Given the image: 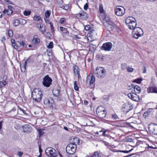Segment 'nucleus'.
<instances>
[{
  "instance_id": "nucleus-43",
  "label": "nucleus",
  "mask_w": 157,
  "mask_h": 157,
  "mask_svg": "<svg viewBox=\"0 0 157 157\" xmlns=\"http://www.w3.org/2000/svg\"><path fill=\"white\" fill-rule=\"evenodd\" d=\"M20 21L22 25H25L27 22L25 20L23 19H21Z\"/></svg>"
},
{
  "instance_id": "nucleus-33",
  "label": "nucleus",
  "mask_w": 157,
  "mask_h": 157,
  "mask_svg": "<svg viewBox=\"0 0 157 157\" xmlns=\"http://www.w3.org/2000/svg\"><path fill=\"white\" fill-rule=\"evenodd\" d=\"M6 82L5 81L0 82V88L4 87L6 84Z\"/></svg>"
},
{
  "instance_id": "nucleus-44",
  "label": "nucleus",
  "mask_w": 157,
  "mask_h": 157,
  "mask_svg": "<svg viewBox=\"0 0 157 157\" xmlns=\"http://www.w3.org/2000/svg\"><path fill=\"white\" fill-rule=\"evenodd\" d=\"M38 131L39 135V137H40L43 134L44 132H42V130L41 129H38Z\"/></svg>"
},
{
  "instance_id": "nucleus-4",
  "label": "nucleus",
  "mask_w": 157,
  "mask_h": 157,
  "mask_svg": "<svg viewBox=\"0 0 157 157\" xmlns=\"http://www.w3.org/2000/svg\"><path fill=\"white\" fill-rule=\"evenodd\" d=\"M144 34L143 30L140 27H136L133 30L132 37L136 39L142 36Z\"/></svg>"
},
{
  "instance_id": "nucleus-17",
  "label": "nucleus",
  "mask_w": 157,
  "mask_h": 157,
  "mask_svg": "<svg viewBox=\"0 0 157 157\" xmlns=\"http://www.w3.org/2000/svg\"><path fill=\"white\" fill-rule=\"evenodd\" d=\"M95 79L94 76L93 74H90L86 78V82H89L90 85L92 84L95 82Z\"/></svg>"
},
{
  "instance_id": "nucleus-2",
  "label": "nucleus",
  "mask_w": 157,
  "mask_h": 157,
  "mask_svg": "<svg viewBox=\"0 0 157 157\" xmlns=\"http://www.w3.org/2000/svg\"><path fill=\"white\" fill-rule=\"evenodd\" d=\"M125 23L127 25H128V27L131 29L133 30L136 28V20L132 17H128L126 20Z\"/></svg>"
},
{
  "instance_id": "nucleus-54",
  "label": "nucleus",
  "mask_w": 157,
  "mask_h": 157,
  "mask_svg": "<svg viewBox=\"0 0 157 157\" xmlns=\"http://www.w3.org/2000/svg\"><path fill=\"white\" fill-rule=\"evenodd\" d=\"M88 8V4L87 3H86L85 4L84 6V9L85 10H86Z\"/></svg>"
},
{
  "instance_id": "nucleus-40",
  "label": "nucleus",
  "mask_w": 157,
  "mask_h": 157,
  "mask_svg": "<svg viewBox=\"0 0 157 157\" xmlns=\"http://www.w3.org/2000/svg\"><path fill=\"white\" fill-rule=\"evenodd\" d=\"M8 35H9V37H11L13 36V31H12V30H9L8 32Z\"/></svg>"
},
{
  "instance_id": "nucleus-53",
  "label": "nucleus",
  "mask_w": 157,
  "mask_h": 157,
  "mask_svg": "<svg viewBox=\"0 0 157 157\" xmlns=\"http://www.w3.org/2000/svg\"><path fill=\"white\" fill-rule=\"evenodd\" d=\"M133 86L134 85H132L131 86H128L127 89L128 90H132V88H134Z\"/></svg>"
},
{
  "instance_id": "nucleus-51",
  "label": "nucleus",
  "mask_w": 157,
  "mask_h": 157,
  "mask_svg": "<svg viewBox=\"0 0 157 157\" xmlns=\"http://www.w3.org/2000/svg\"><path fill=\"white\" fill-rule=\"evenodd\" d=\"M90 26L89 25H87L85 27V30L87 31L89 30L90 29Z\"/></svg>"
},
{
  "instance_id": "nucleus-45",
  "label": "nucleus",
  "mask_w": 157,
  "mask_h": 157,
  "mask_svg": "<svg viewBox=\"0 0 157 157\" xmlns=\"http://www.w3.org/2000/svg\"><path fill=\"white\" fill-rule=\"evenodd\" d=\"M133 150V148H132L131 150H129V151H118L119 152H123L124 153H128L130 152H131Z\"/></svg>"
},
{
  "instance_id": "nucleus-38",
  "label": "nucleus",
  "mask_w": 157,
  "mask_h": 157,
  "mask_svg": "<svg viewBox=\"0 0 157 157\" xmlns=\"http://www.w3.org/2000/svg\"><path fill=\"white\" fill-rule=\"evenodd\" d=\"M99 156V153L98 151L94 152L93 155L88 157H98Z\"/></svg>"
},
{
  "instance_id": "nucleus-29",
  "label": "nucleus",
  "mask_w": 157,
  "mask_h": 157,
  "mask_svg": "<svg viewBox=\"0 0 157 157\" xmlns=\"http://www.w3.org/2000/svg\"><path fill=\"white\" fill-rule=\"evenodd\" d=\"M4 12L5 13H6L8 15H11L13 13V11L10 9H9L8 10H4Z\"/></svg>"
},
{
  "instance_id": "nucleus-20",
  "label": "nucleus",
  "mask_w": 157,
  "mask_h": 157,
  "mask_svg": "<svg viewBox=\"0 0 157 157\" xmlns=\"http://www.w3.org/2000/svg\"><path fill=\"white\" fill-rule=\"evenodd\" d=\"M153 112L154 111L153 109H149L144 113L143 115V117L144 118H146L150 115L152 114Z\"/></svg>"
},
{
  "instance_id": "nucleus-42",
  "label": "nucleus",
  "mask_w": 157,
  "mask_h": 157,
  "mask_svg": "<svg viewBox=\"0 0 157 157\" xmlns=\"http://www.w3.org/2000/svg\"><path fill=\"white\" fill-rule=\"evenodd\" d=\"M49 24L50 25V26L51 28V30L52 31V32L53 33L54 32V28L53 26V24L51 22L49 23Z\"/></svg>"
},
{
  "instance_id": "nucleus-10",
  "label": "nucleus",
  "mask_w": 157,
  "mask_h": 157,
  "mask_svg": "<svg viewBox=\"0 0 157 157\" xmlns=\"http://www.w3.org/2000/svg\"><path fill=\"white\" fill-rule=\"evenodd\" d=\"M133 109V107L131 103L129 102H127L124 104L122 109L124 113H127Z\"/></svg>"
},
{
  "instance_id": "nucleus-24",
  "label": "nucleus",
  "mask_w": 157,
  "mask_h": 157,
  "mask_svg": "<svg viewBox=\"0 0 157 157\" xmlns=\"http://www.w3.org/2000/svg\"><path fill=\"white\" fill-rule=\"evenodd\" d=\"M148 93H157V88L152 87H149L147 89Z\"/></svg>"
},
{
  "instance_id": "nucleus-61",
  "label": "nucleus",
  "mask_w": 157,
  "mask_h": 157,
  "mask_svg": "<svg viewBox=\"0 0 157 157\" xmlns=\"http://www.w3.org/2000/svg\"><path fill=\"white\" fill-rule=\"evenodd\" d=\"M44 20L46 23H49V20L48 18H44Z\"/></svg>"
},
{
  "instance_id": "nucleus-26",
  "label": "nucleus",
  "mask_w": 157,
  "mask_h": 157,
  "mask_svg": "<svg viewBox=\"0 0 157 157\" xmlns=\"http://www.w3.org/2000/svg\"><path fill=\"white\" fill-rule=\"evenodd\" d=\"M134 89V91L136 92V93L139 94L140 93L141 91V88L140 87L138 86H133Z\"/></svg>"
},
{
  "instance_id": "nucleus-13",
  "label": "nucleus",
  "mask_w": 157,
  "mask_h": 157,
  "mask_svg": "<svg viewBox=\"0 0 157 157\" xmlns=\"http://www.w3.org/2000/svg\"><path fill=\"white\" fill-rule=\"evenodd\" d=\"M112 44L108 42L104 44L101 47V49L105 51H110L112 48Z\"/></svg>"
},
{
  "instance_id": "nucleus-32",
  "label": "nucleus",
  "mask_w": 157,
  "mask_h": 157,
  "mask_svg": "<svg viewBox=\"0 0 157 157\" xmlns=\"http://www.w3.org/2000/svg\"><path fill=\"white\" fill-rule=\"evenodd\" d=\"M51 12L48 10H47L45 13V16L46 18H48L50 16Z\"/></svg>"
},
{
  "instance_id": "nucleus-49",
  "label": "nucleus",
  "mask_w": 157,
  "mask_h": 157,
  "mask_svg": "<svg viewBox=\"0 0 157 157\" xmlns=\"http://www.w3.org/2000/svg\"><path fill=\"white\" fill-rule=\"evenodd\" d=\"M18 109H19L21 111H22L23 113L25 115H27V114L26 113L25 111L23 109H22L21 108V107H20V106H18Z\"/></svg>"
},
{
  "instance_id": "nucleus-7",
  "label": "nucleus",
  "mask_w": 157,
  "mask_h": 157,
  "mask_svg": "<svg viewBox=\"0 0 157 157\" xmlns=\"http://www.w3.org/2000/svg\"><path fill=\"white\" fill-rule=\"evenodd\" d=\"M97 72L95 73L96 76L99 78H103L105 75L106 72V70L103 67H101L99 68L97 67L96 68Z\"/></svg>"
},
{
  "instance_id": "nucleus-39",
  "label": "nucleus",
  "mask_w": 157,
  "mask_h": 157,
  "mask_svg": "<svg viewBox=\"0 0 157 157\" xmlns=\"http://www.w3.org/2000/svg\"><path fill=\"white\" fill-rule=\"evenodd\" d=\"M53 42H51L49 44L48 46L47 47L48 48H53Z\"/></svg>"
},
{
  "instance_id": "nucleus-59",
  "label": "nucleus",
  "mask_w": 157,
  "mask_h": 157,
  "mask_svg": "<svg viewBox=\"0 0 157 157\" xmlns=\"http://www.w3.org/2000/svg\"><path fill=\"white\" fill-rule=\"evenodd\" d=\"M36 26L37 28H41L42 27V26H41L40 25L39 23L37 24Z\"/></svg>"
},
{
  "instance_id": "nucleus-37",
  "label": "nucleus",
  "mask_w": 157,
  "mask_h": 157,
  "mask_svg": "<svg viewBox=\"0 0 157 157\" xmlns=\"http://www.w3.org/2000/svg\"><path fill=\"white\" fill-rule=\"evenodd\" d=\"M34 19L35 21H40L41 19L40 17L37 15H35Z\"/></svg>"
},
{
  "instance_id": "nucleus-47",
  "label": "nucleus",
  "mask_w": 157,
  "mask_h": 157,
  "mask_svg": "<svg viewBox=\"0 0 157 157\" xmlns=\"http://www.w3.org/2000/svg\"><path fill=\"white\" fill-rule=\"evenodd\" d=\"M65 21V19L64 18H62L59 21V23L61 24H63L64 23Z\"/></svg>"
},
{
  "instance_id": "nucleus-16",
  "label": "nucleus",
  "mask_w": 157,
  "mask_h": 157,
  "mask_svg": "<svg viewBox=\"0 0 157 157\" xmlns=\"http://www.w3.org/2000/svg\"><path fill=\"white\" fill-rule=\"evenodd\" d=\"M57 2L59 7L65 10H67L69 8V5L64 3L62 0H57Z\"/></svg>"
},
{
  "instance_id": "nucleus-9",
  "label": "nucleus",
  "mask_w": 157,
  "mask_h": 157,
  "mask_svg": "<svg viewBox=\"0 0 157 157\" xmlns=\"http://www.w3.org/2000/svg\"><path fill=\"white\" fill-rule=\"evenodd\" d=\"M115 13L118 16L123 15L125 12L124 8L122 6H117L115 10Z\"/></svg>"
},
{
  "instance_id": "nucleus-1",
  "label": "nucleus",
  "mask_w": 157,
  "mask_h": 157,
  "mask_svg": "<svg viewBox=\"0 0 157 157\" xmlns=\"http://www.w3.org/2000/svg\"><path fill=\"white\" fill-rule=\"evenodd\" d=\"M42 93L39 88L34 89L32 93V97L36 101L39 102L41 100Z\"/></svg>"
},
{
  "instance_id": "nucleus-21",
  "label": "nucleus",
  "mask_w": 157,
  "mask_h": 157,
  "mask_svg": "<svg viewBox=\"0 0 157 157\" xmlns=\"http://www.w3.org/2000/svg\"><path fill=\"white\" fill-rule=\"evenodd\" d=\"M22 128L24 132L29 133L31 131L32 128L29 124H25L23 126Z\"/></svg>"
},
{
  "instance_id": "nucleus-22",
  "label": "nucleus",
  "mask_w": 157,
  "mask_h": 157,
  "mask_svg": "<svg viewBox=\"0 0 157 157\" xmlns=\"http://www.w3.org/2000/svg\"><path fill=\"white\" fill-rule=\"evenodd\" d=\"M77 16L82 18L87 19L88 18L87 14L83 11H81L80 13L77 14Z\"/></svg>"
},
{
  "instance_id": "nucleus-14",
  "label": "nucleus",
  "mask_w": 157,
  "mask_h": 157,
  "mask_svg": "<svg viewBox=\"0 0 157 157\" xmlns=\"http://www.w3.org/2000/svg\"><path fill=\"white\" fill-rule=\"evenodd\" d=\"M103 25L108 30H113L115 27V24L112 21L108 23H103Z\"/></svg>"
},
{
  "instance_id": "nucleus-6",
  "label": "nucleus",
  "mask_w": 157,
  "mask_h": 157,
  "mask_svg": "<svg viewBox=\"0 0 157 157\" xmlns=\"http://www.w3.org/2000/svg\"><path fill=\"white\" fill-rule=\"evenodd\" d=\"M11 42L12 46L16 50L19 47L23 48L25 45V43L23 40L15 42L14 39H12Z\"/></svg>"
},
{
  "instance_id": "nucleus-52",
  "label": "nucleus",
  "mask_w": 157,
  "mask_h": 157,
  "mask_svg": "<svg viewBox=\"0 0 157 157\" xmlns=\"http://www.w3.org/2000/svg\"><path fill=\"white\" fill-rule=\"evenodd\" d=\"M30 62V60L29 59H27L25 61L24 64L23 65L25 66L26 67V65L27 63V62Z\"/></svg>"
},
{
  "instance_id": "nucleus-57",
  "label": "nucleus",
  "mask_w": 157,
  "mask_h": 157,
  "mask_svg": "<svg viewBox=\"0 0 157 157\" xmlns=\"http://www.w3.org/2000/svg\"><path fill=\"white\" fill-rule=\"evenodd\" d=\"M17 154L19 156H21L23 154V153L21 151H18L17 152Z\"/></svg>"
},
{
  "instance_id": "nucleus-23",
  "label": "nucleus",
  "mask_w": 157,
  "mask_h": 157,
  "mask_svg": "<svg viewBox=\"0 0 157 157\" xmlns=\"http://www.w3.org/2000/svg\"><path fill=\"white\" fill-rule=\"evenodd\" d=\"M40 42V39L37 37V35H35L33 36V39L32 40L33 44L36 45L38 44Z\"/></svg>"
},
{
  "instance_id": "nucleus-48",
  "label": "nucleus",
  "mask_w": 157,
  "mask_h": 157,
  "mask_svg": "<svg viewBox=\"0 0 157 157\" xmlns=\"http://www.w3.org/2000/svg\"><path fill=\"white\" fill-rule=\"evenodd\" d=\"M40 31L42 33H44L45 31V27H43L42 26L41 28H40Z\"/></svg>"
},
{
  "instance_id": "nucleus-11",
  "label": "nucleus",
  "mask_w": 157,
  "mask_h": 157,
  "mask_svg": "<svg viewBox=\"0 0 157 157\" xmlns=\"http://www.w3.org/2000/svg\"><path fill=\"white\" fill-rule=\"evenodd\" d=\"M148 128L151 134L157 135V124L154 123L150 124Z\"/></svg>"
},
{
  "instance_id": "nucleus-27",
  "label": "nucleus",
  "mask_w": 157,
  "mask_h": 157,
  "mask_svg": "<svg viewBox=\"0 0 157 157\" xmlns=\"http://www.w3.org/2000/svg\"><path fill=\"white\" fill-rule=\"evenodd\" d=\"M59 29L60 31L62 32L63 33L67 34H69V32L67 30V28L60 26L59 27Z\"/></svg>"
},
{
  "instance_id": "nucleus-56",
  "label": "nucleus",
  "mask_w": 157,
  "mask_h": 157,
  "mask_svg": "<svg viewBox=\"0 0 157 157\" xmlns=\"http://www.w3.org/2000/svg\"><path fill=\"white\" fill-rule=\"evenodd\" d=\"M107 131V130H105L104 131L103 130H101L100 131V132H103L102 135L103 136H106V132Z\"/></svg>"
},
{
  "instance_id": "nucleus-55",
  "label": "nucleus",
  "mask_w": 157,
  "mask_h": 157,
  "mask_svg": "<svg viewBox=\"0 0 157 157\" xmlns=\"http://www.w3.org/2000/svg\"><path fill=\"white\" fill-rule=\"evenodd\" d=\"M99 10H100V12L101 13H103V11H104L102 6H101V5L100 6Z\"/></svg>"
},
{
  "instance_id": "nucleus-60",
  "label": "nucleus",
  "mask_w": 157,
  "mask_h": 157,
  "mask_svg": "<svg viewBox=\"0 0 157 157\" xmlns=\"http://www.w3.org/2000/svg\"><path fill=\"white\" fill-rule=\"evenodd\" d=\"M4 13H5L4 12V11L3 12H0V18L2 17Z\"/></svg>"
},
{
  "instance_id": "nucleus-5",
  "label": "nucleus",
  "mask_w": 157,
  "mask_h": 157,
  "mask_svg": "<svg viewBox=\"0 0 157 157\" xmlns=\"http://www.w3.org/2000/svg\"><path fill=\"white\" fill-rule=\"evenodd\" d=\"M45 152L46 155L49 157H56L58 156L59 152L51 147L47 148L45 151Z\"/></svg>"
},
{
  "instance_id": "nucleus-36",
  "label": "nucleus",
  "mask_w": 157,
  "mask_h": 157,
  "mask_svg": "<svg viewBox=\"0 0 157 157\" xmlns=\"http://www.w3.org/2000/svg\"><path fill=\"white\" fill-rule=\"evenodd\" d=\"M74 89L75 90L78 91V90L79 87L77 85V83L76 81H75L74 83Z\"/></svg>"
},
{
  "instance_id": "nucleus-46",
  "label": "nucleus",
  "mask_w": 157,
  "mask_h": 157,
  "mask_svg": "<svg viewBox=\"0 0 157 157\" xmlns=\"http://www.w3.org/2000/svg\"><path fill=\"white\" fill-rule=\"evenodd\" d=\"M127 70L128 72H132L133 71V69L132 67H128L127 68Z\"/></svg>"
},
{
  "instance_id": "nucleus-19",
  "label": "nucleus",
  "mask_w": 157,
  "mask_h": 157,
  "mask_svg": "<svg viewBox=\"0 0 157 157\" xmlns=\"http://www.w3.org/2000/svg\"><path fill=\"white\" fill-rule=\"evenodd\" d=\"M73 69L75 75V76L77 75L79 79L81 78L79 74V69L78 66L75 65L73 67Z\"/></svg>"
},
{
  "instance_id": "nucleus-25",
  "label": "nucleus",
  "mask_w": 157,
  "mask_h": 157,
  "mask_svg": "<svg viewBox=\"0 0 157 157\" xmlns=\"http://www.w3.org/2000/svg\"><path fill=\"white\" fill-rule=\"evenodd\" d=\"M60 92L59 90L57 89H54L52 90L53 94L56 97H58L59 96Z\"/></svg>"
},
{
  "instance_id": "nucleus-35",
  "label": "nucleus",
  "mask_w": 157,
  "mask_h": 157,
  "mask_svg": "<svg viewBox=\"0 0 157 157\" xmlns=\"http://www.w3.org/2000/svg\"><path fill=\"white\" fill-rule=\"evenodd\" d=\"M21 72H25V71L26 67L23 65H21Z\"/></svg>"
},
{
  "instance_id": "nucleus-64",
  "label": "nucleus",
  "mask_w": 157,
  "mask_h": 157,
  "mask_svg": "<svg viewBox=\"0 0 157 157\" xmlns=\"http://www.w3.org/2000/svg\"><path fill=\"white\" fill-rule=\"evenodd\" d=\"M47 54H48V56H50L52 55V53L50 52H47Z\"/></svg>"
},
{
  "instance_id": "nucleus-18",
  "label": "nucleus",
  "mask_w": 157,
  "mask_h": 157,
  "mask_svg": "<svg viewBox=\"0 0 157 157\" xmlns=\"http://www.w3.org/2000/svg\"><path fill=\"white\" fill-rule=\"evenodd\" d=\"M44 103L45 105H47L49 107H52V105L54 103V100L52 98H51L49 100L47 98H45L44 100Z\"/></svg>"
},
{
  "instance_id": "nucleus-28",
  "label": "nucleus",
  "mask_w": 157,
  "mask_h": 157,
  "mask_svg": "<svg viewBox=\"0 0 157 157\" xmlns=\"http://www.w3.org/2000/svg\"><path fill=\"white\" fill-rule=\"evenodd\" d=\"M103 20L104 21H105V22L104 23H108L109 22L111 21H110V18H109V17L107 15H104V18Z\"/></svg>"
},
{
  "instance_id": "nucleus-58",
  "label": "nucleus",
  "mask_w": 157,
  "mask_h": 157,
  "mask_svg": "<svg viewBox=\"0 0 157 157\" xmlns=\"http://www.w3.org/2000/svg\"><path fill=\"white\" fill-rule=\"evenodd\" d=\"M126 64L125 63H124L121 64V68L122 69L124 70L125 69V67H126Z\"/></svg>"
},
{
  "instance_id": "nucleus-31",
  "label": "nucleus",
  "mask_w": 157,
  "mask_h": 157,
  "mask_svg": "<svg viewBox=\"0 0 157 157\" xmlns=\"http://www.w3.org/2000/svg\"><path fill=\"white\" fill-rule=\"evenodd\" d=\"M142 79L141 78H140L133 80L132 81V82L139 84L141 83V81H142Z\"/></svg>"
},
{
  "instance_id": "nucleus-12",
  "label": "nucleus",
  "mask_w": 157,
  "mask_h": 157,
  "mask_svg": "<svg viewBox=\"0 0 157 157\" xmlns=\"http://www.w3.org/2000/svg\"><path fill=\"white\" fill-rule=\"evenodd\" d=\"M98 116L101 118H103L105 117L107 112L105 110H100V107H98L96 111Z\"/></svg>"
},
{
  "instance_id": "nucleus-63",
  "label": "nucleus",
  "mask_w": 157,
  "mask_h": 157,
  "mask_svg": "<svg viewBox=\"0 0 157 157\" xmlns=\"http://www.w3.org/2000/svg\"><path fill=\"white\" fill-rule=\"evenodd\" d=\"M132 141H133V140L132 138L128 139L127 140L128 142H132Z\"/></svg>"
},
{
  "instance_id": "nucleus-62",
  "label": "nucleus",
  "mask_w": 157,
  "mask_h": 157,
  "mask_svg": "<svg viewBox=\"0 0 157 157\" xmlns=\"http://www.w3.org/2000/svg\"><path fill=\"white\" fill-rule=\"evenodd\" d=\"M47 35L49 38L51 36V34L49 32L47 33Z\"/></svg>"
},
{
  "instance_id": "nucleus-8",
  "label": "nucleus",
  "mask_w": 157,
  "mask_h": 157,
  "mask_svg": "<svg viewBox=\"0 0 157 157\" xmlns=\"http://www.w3.org/2000/svg\"><path fill=\"white\" fill-rule=\"evenodd\" d=\"M52 79L47 75L43 78L42 84L44 86L48 87L52 84Z\"/></svg>"
},
{
  "instance_id": "nucleus-34",
  "label": "nucleus",
  "mask_w": 157,
  "mask_h": 157,
  "mask_svg": "<svg viewBox=\"0 0 157 157\" xmlns=\"http://www.w3.org/2000/svg\"><path fill=\"white\" fill-rule=\"evenodd\" d=\"M31 11L29 10H25L24 12V15L26 16H29L30 15Z\"/></svg>"
},
{
  "instance_id": "nucleus-30",
  "label": "nucleus",
  "mask_w": 157,
  "mask_h": 157,
  "mask_svg": "<svg viewBox=\"0 0 157 157\" xmlns=\"http://www.w3.org/2000/svg\"><path fill=\"white\" fill-rule=\"evenodd\" d=\"M13 25L16 26H17L20 24V21L18 19H16L13 21Z\"/></svg>"
},
{
  "instance_id": "nucleus-50",
  "label": "nucleus",
  "mask_w": 157,
  "mask_h": 157,
  "mask_svg": "<svg viewBox=\"0 0 157 157\" xmlns=\"http://www.w3.org/2000/svg\"><path fill=\"white\" fill-rule=\"evenodd\" d=\"M135 124V123L133 122H132L131 123H129L128 124V125L131 127H132V128H134V124Z\"/></svg>"
},
{
  "instance_id": "nucleus-3",
  "label": "nucleus",
  "mask_w": 157,
  "mask_h": 157,
  "mask_svg": "<svg viewBox=\"0 0 157 157\" xmlns=\"http://www.w3.org/2000/svg\"><path fill=\"white\" fill-rule=\"evenodd\" d=\"M77 147V145L75 143H70L67 146L66 151L69 154H73L76 151Z\"/></svg>"
},
{
  "instance_id": "nucleus-15",
  "label": "nucleus",
  "mask_w": 157,
  "mask_h": 157,
  "mask_svg": "<svg viewBox=\"0 0 157 157\" xmlns=\"http://www.w3.org/2000/svg\"><path fill=\"white\" fill-rule=\"evenodd\" d=\"M128 97L133 101H139L140 100V98L136 94L134 93H131L128 94Z\"/></svg>"
},
{
  "instance_id": "nucleus-41",
  "label": "nucleus",
  "mask_w": 157,
  "mask_h": 157,
  "mask_svg": "<svg viewBox=\"0 0 157 157\" xmlns=\"http://www.w3.org/2000/svg\"><path fill=\"white\" fill-rule=\"evenodd\" d=\"M112 118L114 120H116L119 119L118 116L116 114H112Z\"/></svg>"
}]
</instances>
